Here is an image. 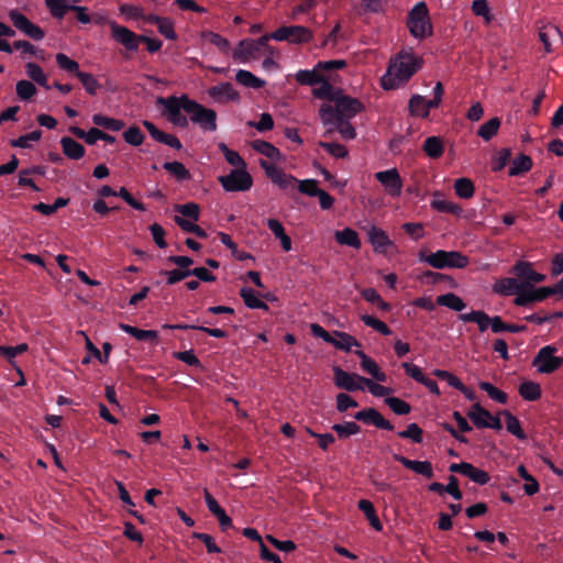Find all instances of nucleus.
Here are the masks:
<instances>
[{
    "label": "nucleus",
    "instance_id": "obj_32",
    "mask_svg": "<svg viewBox=\"0 0 563 563\" xmlns=\"http://www.w3.org/2000/svg\"><path fill=\"white\" fill-rule=\"evenodd\" d=\"M334 236H335V241L340 245H347V246L354 247L356 250L361 249V246H362V242L360 240L358 233L351 228H345L341 231H336Z\"/></svg>",
    "mask_w": 563,
    "mask_h": 563
},
{
    "label": "nucleus",
    "instance_id": "obj_20",
    "mask_svg": "<svg viewBox=\"0 0 563 563\" xmlns=\"http://www.w3.org/2000/svg\"><path fill=\"white\" fill-rule=\"evenodd\" d=\"M355 354L360 357L361 366L364 372L369 374L377 382H385L387 379L386 374L379 368L377 363L373 358H371L367 354H365L361 350H356Z\"/></svg>",
    "mask_w": 563,
    "mask_h": 563
},
{
    "label": "nucleus",
    "instance_id": "obj_41",
    "mask_svg": "<svg viewBox=\"0 0 563 563\" xmlns=\"http://www.w3.org/2000/svg\"><path fill=\"white\" fill-rule=\"evenodd\" d=\"M165 328L177 329V330H198V331H202V332L209 334L210 336L219 338V339H223V338L228 336V333L222 329L207 328L203 325H196V324H174V325H165Z\"/></svg>",
    "mask_w": 563,
    "mask_h": 563
},
{
    "label": "nucleus",
    "instance_id": "obj_14",
    "mask_svg": "<svg viewBox=\"0 0 563 563\" xmlns=\"http://www.w3.org/2000/svg\"><path fill=\"white\" fill-rule=\"evenodd\" d=\"M450 471L468 477L471 481L479 485H484L490 479V476L486 471L467 462L453 463L450 465Z\"/></svg>",
    "mask_w": 563,
    "mask_h": 563
},
{
    "label": "nucleus",
    "instance_id": "obj_60",
    "mask_svg": "<svg viewBox=\"0 0 563 563\" xmlns=\"http://www.w3.org/2000/svg\"><path fill=\"white\" fill-rule=\"evenodd\" d=\"M29 350L26 343L18 344L16 346L0 345V354L7 358L11 365H15L14 358L16 355L22 354Z\"/></svg>",
    "mask_w": 563,
    "mask_h": 563
},
{
    "label": "nucleus",
    "instance_id": "obj_51",
    "mask_svg": "<svg viewBox=\"0 0 563 563\" xmlns=\"http://www.w3.org/2000/svg\"><path fill=\"white\" fill-rule=\"evenodd\" d=\"M506 418V429L509 433L514 434L519 440H525L527 438L525 431L521 428L520 421L516 416H514L509 411L501 412Z\"/></svg>",
    "mask_w": 563,
    "mask_h": 563
},
{
    "label": "nucleus",
    "instance_id": "obj_8",
    "mask_svg": "<svg viewBox=\"0 0 563 563\" xmlns=\"http://www.w3.org/2000/svg\"><path fill=\"white\" fill-rule=\"evenodd\" d=\"M218 181L225 191H246L253 185V179L246 168L233 169L230 174L219 176Z\"/></svg>",
    "mask_w": 563,
    "mask_h": 563
},
{
    "label": "nucleus",
    "instance_id": "obj_6",
    "mask_svg": "<svg viewBox=\"0 0 563 563\" xmlns=\"http://www.w3.org/2000/svg\"><path fill=\"white\" fill-rule=\"evenodd\" d=\"M187 100H190L189 97L187 95H183L180 97H159L157 99V102L164 104L166 110V117L170 123H173L176 126L187 128L188 120L184 114H181V110L185 111Z\"/></svg>",
    "mask_w": 563,
    "mask_h": 563
},
{
    "label": "nucleus",
    "instance_id": "obj_46",
    "mask_svg": "<svg viewBox=\"0 0 563 563\" xmlns=\"http://www.w3.org/2000/svg\"><path fill=\"white\" fill-rule=\"evenodd\" d=\"M499 128V118H492L479 126V129L477 130V135L482 137L484 141H489L498 133Z\"/></svg>",
    "mask_w": 563,
    "mask_h": 563
},
{
    "label": "nucleus",
    "instance_id": "obj_47",
    "mask_svg": "<svg viewBox=\"0 0 563 563\" xmlns=\"http://www.w3.org/2000/svg\"><path fill=\"white\" fill-rule=\"evenodd\" d=\"M218 147L219 150L223 153L224 157H225V161L232 165V166H235L236 168L235 169H243V168H246V163L245 161L242 158V156L236 152V151H233V150H230L225 143L223 142H220L218 144Z\"/></svg>",
    "mask_w": 563,
    "mask_h": 563
},
{
    "label": "nucleus",
    "instance_id": "obj_54",
    "mask_svg": "<svg viewBox=\"0 0 563 563\" xmlns=\"http://www.w3.org/2000/svg\"><path fill=\"white\" fill-rule=\"evenodd\" d=\"M92 122L98 126H102L111 131H120L124 128V122L122 120L109 118L100 113L92 115Z\"/></svg>",
    "mask_w": 563,
    "mask_h": 563
},
{
    "label": "nucleus",
    "instance_id": "obj_39",
    "mask_svg": "<svg viewBox=\"0 0 563 563\" xmlns=\"http://www.w3.org/2000/svg\"><path fill=\"white\" fill-rule=\"evenodd\" d=\"M358 508L364 512L367 520L369 521V525L376 530L380 531L383 529V525L379 520V518L376 515L374 505L372 501L367 499H361L358 501Z\"/></svg>",
    "mask_w": 563,
    "mask_h": 563
},
{
    "label": "nucleus",
    "instance_id": "obj_53",
    "mask_svg": "<svg viewBox=\"0 0 563 563\" xmlns=\"http://www.w3.org/2000/svg\"><path fill=\"white\" fill-rule=\"evenodd\" d=\"M26 74L27 76L34 80L40 86L44 87L45 89H49L51 86L47 84V77L44 74L43 69L35 63H27L25 65Z\"/></svg>",
    "mask_w": 563,
    "mask_h": 563
},
{
    "label": "nucleus",
    "instance_id": "obj_59",
    "mask_svg": "<svg viewBox=\"0 0 563 563\" xmlns=\"http://www.w3.org/2000/svg\"><path fill=\"white\" fill-rule=\"evenodd\" d=\"M77 78L80 80L87 93L95 96L100 88V84L90 73L81 71L77 74Z\"/></svg>",
    "mask_w": 563,
    "mask_h": 563
},
{
    "label": "nucleus",
    "instance_id": "obj_2",
    "mask_svg": "<svg viewBox=\"0 0 563 563\" xmlns=\"http://www.w3.org/2000/svg\"><path fill=\"white\" fill-rule=\"evenodd\" d=\"M333 102V106L330 103L320 106L319 117L323 125H329V123L336 119L351 120L365 110V106L360 99L344 95L343 91Z\"/></svg>",
    "mask_w": 563,
    "mask_h": 563
},
{
    "label": "nucleus",
    "instance_id": "obj_64",
    "mask_svg": "<svg viewBox=\"0 0 563 563\" xmlns=\"http://www.w3.org/2000/svg\"><path fill=\"white\" fill-rule=\"evenodd\" d=\"M56 63L62 69L75 74L76 77L78 73H81L79 64L63 53L56 54Z\"/></svg>",
    "mask_w": 563,
    "mask_h": 563
},
{
    "label": "nucleus",
    "instance_id": "obj_61",
    "mask_svg": "<svg viewBox=\"0 0 563 563\" xmlns=\"http://www.w3.org/2000/svg\"><path fill=\"white\" fill-rule=\"evenodd\" d=\"M479 388L487 393V395L499 404H506L508 396L505 391L498 389L493 384L488 382H481L478 384Z\"/></svg>",
    "mask_w": 563,
    "mask_h": 563
},
{
    "label": "nucleus",
    "instance_id": "obj_29",
    "mask_svg": "<svg viewBox=\"0 0 563 563\" xmlns=\"http://www.w3.org/2000/svg\"><path fill=\"white\" fill-rule=\"evenodd\" d=\"M426 155L432 159H438L443 155L444 143L441 136H429L422 144Z\"/></svg>",
    "mask_w": 563,
    "mask_h": 563
},
{
    "label": "nucleus",
    "instance_id": "obj_11",
    "mask_svg": "<svg viewBox=\"0 0 563 563\" xmlns=\"http://www.w3.org/2000/svg\"><path fill=\"white\" fill-rule=\"evenodd\" d=\"M9 18L19 31L31 37L32 40L40 41L44 38V31L33 22H31L23 13L18 10H11Z\"/></svg>",
    "mask_w": 563,
    "mask_h": 563
},
{
    "label": "nucleus",
    "instance_id": "obj_31",
    "mask_svg": "<svg viewBox=\"0 0 563 563\" xmlns=\"http://www.w3.org/2000/svg\"><path fill=\"white\" fill-rule=\"evenodd\" d=\"M320 87L312 89V95L314 98L324 99L333 102L339 95L342 92V89L334 88L329 80L324 79L322 76V80L319 82Z\"/></svg>",
    "mask_w": 563,
    "mask_h": 563
},
{
    "label": "nucleus",
    "instance_id": "obj_37",
    "mask_svg": "<svg viewBox=\"0 0 563 563\" xmlns=\"http://www.w3.org/2000/svg\"><path fill=\"white\" fill-rule=\"evenodd\" d=\"M80 0H45L46 7L48 8L51 14L56 19H63L64 15L67 13L68 10H70V7L77 3Z\"/></svg>",
    "mask_w": 563,
    "mask_h": 563
},
{
    "label": "nucleus",
    "instance_id": "obj_44",
    "mask_svg": "<svg viewBox=\"0 0 563 563\" xmlns=\"http://www.w3.org/2000/svg\"><path fill=\"white\" fill-rule=\"evenodd\" d=\"M408 110L410 115L418 118H428V109L426 106V99L420 95H413L408 103Z\"/></svg>",
    "mask_w": 563,
    "mask_h": 563
},
{
    "label": "nucleus",
    "instance_id": "obj_15",
    "mask_svg": "<svg viewBox=\"0 0 563 563\" xmlns=\"http://www.w3.org/2000/svg\"><path fill=\"white\" fill-rule=\"evenodd\" d=\"M354 418L364 423L373 424L378 429L394 430V426L389 420L385 419L383 415L375 408L363 409L355 413Z\"/></svg>",
    "mask_w": 563,
    "mask_h": 563
},
{
    "label": "nucleus",
    "instance_id": "obj_30",
    "mask_svg": "<svg viewBox=\"0 0 563 563\" xmlns=\"http://www.w3.org/2000/svg\"><path fill=\"white\" fill-rule=\"evenodd\" d=\"M459 318L464 322H475L481 332L486 331L492 323L490 317L483 310H473L468 313H462Z\"/></svg>",
    "mask_w": 563,
    "mask_h": 563
},
{
    "label": "nucleus",
    "instance_id": "obj_18",
    "mask_svg": "<svg viewBox=\"0 0 563 563\" xmlns=\"http://www.w3.org/2000/svg\"><path fill=\"white\" fill-rule=\"evenodd\" d=\"M143 125L155 141L177 151L181 150L183 145L177 136L161 131L153 122L147 120L143 121Z\"/></svg>",
    "mask_w": 563,
    "mask_h": 563
},
{
    "label": "nucleus",
    "instance_id": "obj_4",
    "mask_svg": "<svg viewBox=\"0 0 563 563\" xmlns=\"http://www.w3.org/2000/svg\"><path fill=\"white\" fill-rule=\"evenodd\" d=\"M420 260L437 269L465 268L470 264L468 257L459 251L440 250L427 256L420 254Z\"/></svg>",
    "mask_w": 563,
    "mask_h": 563
},
{
    "label": "nucleus",
    "instance_id": "obj_19",
    "mask_svg": "<svg viewBox=\"0 0 563 563\" xmlns=\"http://www.w3.org/2000/svg\"><path fill=\"white\" fill-rule=\"evenodd\" d=\"M232 56L235 60L245 63L250 59L260 58L261 52L255 44V40H243L238 44V47L233 51Z\"/></svg>",
    "mask_w": 563,
    "mask_h": 563
},
{
    "label": "nucleus",
    "instance_id": "obj_9",
    "mask_svg": "<svg viewBox=\"0 0 563 563\" xmlns=\"http://www.w3.org/2000/svg\"><path fill=\"white\" fill-rule=\"evenodd\" d=\"M272 37L276 41H288L292 44L308 43L312 40L313 34L310 29L301 25L280 26L272 33Z\"/></svg>",
    "mask_w": 563,
    "mask_h": 563
},
{
    "label": "nucleus",
    "instance_id": "obj_58",
    "mask_svg": "<svg viewBox=\"0 0 563 563\" xmlns=\"http://www.w3.org/2000/svg\"><path fill=\"white\" fill-rule=\"evenodd\" d=\"M384 401L396 415L405 416L411 411V406L398 397H386Z\"/></svg>",
    "mask_w": 563,
    "mask_h": 563
},
{
    "label": "nucleus",
    "instance_id": "obj_45",
    "mask_svg": "<svg viewBox=\"0 0 563 563\" xmlns=\"http://www.w3.org/2000/svg\"><path fill=\"white\" fill-rule=\"evenodd\" d=\"M69 132L78 139L84 140L87 144L93 145L98 140H100L102 130L91 128L86 132L78 126H70Z\"/></svg>",
    "mask_w": 563,
    "mask_h": 563
},
{
    "label": "nucleus",
    "instance_id": "obj_57",
    "mask_svg": "<svg viewBox=\"0 0 563 563\" xmlns=\"http://www.w3.org/2000/svg\"><path fill=\"white\" fill-rule=\"evenodd\" d=\"M471 8L473 14L484 18L486 24H489L494 20V15L492 14L487 0H474Z\"/></svg>",
    "mask_w": 563,
    "mask_h": 563
},
{
    "label": "nucleus",
    "instance_id": "obj_3",
    "mask_svg": "<svg viewBox=\"0 0 563 563\" xmlns=\"http://www.w3.org/2000/svg\"><path fill=\"white\" fill-rule=\"evenodd\" d=\"M407 26L415 38H426L433 34L429 9L427 3L418 2L408 13Z\"/></svg>",
    "mask_w": 563,
    "mask_h": 563
},
{
    "label": "nucleus",
    "instance_id": "obj_48",
    "mask_svg": "<svg viewBox=\"0 0 563 563\" xmlns=\"http://www.w3.org/2000/svg\"><path fill=\"white\" fill-rule=\"evenodd\" d=\"M454 190L460 198L470 199L475 192L474 183L466 177L459 178L454 183Z\"/></svg>",
    "mask_w": 563,
    "mask_h": 563
},
{
    "label": "nucleus",
    "instance_id": "obj_34",
    "mask_svg": "<svg viewBox=\"0 0 563 563\" xmlns=\"http://www.w3.org/2000/svg\"><path fill=\"white\" fill-rule=\"evenodd\" d=\"M251 146L255 152L266 156L267 158H271L273 161L282 159L280 151L267 141L255 140L251 143Z\"/></svg>",
    "mask_w": 563,
    "mask_h": 563
},
{
    "label": "nucleus",
    "instance_id": "obj_36",
    "mask_svg": "<svg viewBox=\"0 0 563 563\" xmlns=\"http://www.w3.org/2000/svg\"><path fill=\"white\" fill-rule=\"evenodd\" d=\"M519 395L528 401H536L541 398L542 390L540 384L536 382H523L519 385Z\"/></svg>",
    "mask_w": 563,
    "mask_h": 563
},
{
    "label": "nucleus",
    "instance_id": "obj_28",
    "mask_svg": "<svg viewBox=\"0 0 563 563\" xmlns=\"http://www.w3.org/2000/svg\"><path fill=\"white\" fill-rule=\"evenodd\" d=\"M119 328L139 341H152L155 344L158 341V332L155 330H142L125 323H120Z\"/></svg>",
    "mask_w": 563,
    "mask_h": 563
},
{
    "label": "nucleus",
    "instance_id": "obj_43",
    "mask_svg": "<svg viewBox=\"0 0 563 563\" xmlns=\"http://www.w3.org/2000/svg\"><path fill=\"white\" fill-rule=\"evenodd\" d=\"M437 303L454 311H462L466 306L463 299L453 292L438 296Z\"/></svg>",
    "mask_w": 563,
    "mask_h": 563
},
{
    "label": "nucleus",
    "instance_id": "obj_25",
    "mask_svg": "<svg viewBox=\"0 0 563 563\" xmlns=\"http://www.w3.org/2000/svg\"><path fill=\"white\" fill-rule=\"evenodd\" d=\"M209 96L216 100L225 98L230 101H238L240 99L239 92L233 88L230 82H221L209 89Z\"/></svg>",
    "mask_w": 563,
    "mask_h": 563
},
{
    "label": "nucleus",
    "instance_id": "obj_26",
    "mask_svg": "<svg viewBox=\"0 0 563 563\" xmlns=\"http://www.w3.org/2000/svg\"><path fill=\"white\" fill-rule=\"evenodd\" d=\"M325 126L328 128L327 134L338 131L341 134V136L345 140H353L356 136V131L354 126L351 124L350 120L346 119L333 120V122L329 123V125Z\"/></svg>",
    "mask_w": 563,
    "mask_h": 563
},
{
    "label": "nucleus",
    "instance_id": "obj_33",
    "mask_svg": "<svg viewBox=\"0 0 563 563\" xmlns=\"http://www.w3.org/2000/svg\"><path fill=\"white\" fill-rule=\"evenodd\" d=\"M538 36L540 42L543 44L544 52L547 54L552 53V44L551 38H556L561 36L560 29L555 25L548 24L539 29Z\"/></svg>",
    "mask_w": 563,
    "mask_h": 563
},
{
    "label": "nucleus",
    "instance_id": "obj_22",
    "mask_svg": "<svg viewBox=\"0 0 563 563\" xmlns=\"http://www.w3.org/2000/svg\"><path fill=\"white\" fill-rule=\"evenodd\" d=\"M395 460L401 463L405 467L427 478H431L433 476L432 465L428 461H412L401 455H395Z\"/></svg>",
    "mask_w": 563,
    "mask_h": 563
},
{
    "label": "nucleus",
    "instance_id": "obj_7",
    "mask_svg": "<svg viewBox=\"0 0 563 563\" xmlns=\"http://www.w3.org/2000/svg\"><path fill=\"white\" fill-rule=\"evenodd\" d=\"M558 349L553 345H545L539 350L532 360V366L540 374H552L563 365V357L555 356Z\"/></svg>",
    "mask_w": 563,
    "mask_h": 563
},
{
    "label": "nucleus",
    "instance_id": "obj_21",
    "mask_svg": "<svg viewBox=\"0 0 563 563\" xmlns=\"http://www.w3.org/2000/svg\"><path fill=\"white\" fill-rule=\"evenodd\" d=\"M209 511L217 517L222 531L232 527V519L225 514L223 508L213 498V495H205Z\"/></svg>",
    "mask_w": 563,
    "mask_h": 563
},
{
    "label": "nucleus",
    "instance_id": "obj_23",
    "mask_svg": "<svg viewBox=\"0 0 563 563\" xmlns=\"http://www.w3.org/2000/svg\"><path fill=\"white\" fill-rule=\"evenodd\" d=\"M60 145L64 155L69 159L78 161L85 156V147L70 136H63Z\"/></svg>",
    "mask_w": 563,
    "mask_h": 563
},
{
    "label": "nucleus",
    "instance_id": "obj_16",
    "mask_svg": "<svg viewBox=\"0 0 563 563\" xmlns=\"http://www.w3.org/2000/svg\"><path fill=\"white\" fill-rule=\"evenodd\" d=\"M550 296L551 290L549 286L540 288L531 287V289H522L515 298L514 303L519 307H525L531 302L542 301Z\"/></svg>",
    "mask_w": 563,
    "mask_h": 563
},
{
    "label": "nucleus",
    "instance_id": "obj_63",
    "mask_svg": "<svg viewBox=\"0 0 563 563\" xmlns=\"http://www.w3.org/2000/svg\"><path fill=\"white\" fill-rule=\"evenodd\" d=\"M332 430L336 432L339 438H347L350 435L357 434L361 428L357 423L349 421L345 423L333 424Z\"/></svg>",
    "mask_w": 563,
    "mask_h": 563
},
{
    "label": "nucleus",
    "instance_id": "obj_35",
    "mask_svg": "<svg viewBox=\"0 0 563 563\" xmlns=\"http://www.w3.org/2000/svg\"><path fill=\"white\" fill-rule=\"evenodd\" d=\"M333 334L338 339L332 338V342H330V344L339 350L350 352L353 346H361V343L357 341V339L346 332L334 331Z\"/></svg>",
    "mask_w": 563,
    "mask_h": 563
},
{
    "label": "nucleus",
    "instance_id": "obj_10",
    "mask_svg": "<svg viewBox=\"0 0 563 563\" xmlns=\"http://www.w3.org/2000/svg\"><path fill=\"white\" fill-rule=\"evenodd\" d=\"M334 373V385L338 388L347 390V391H356L364 389V380L366 377H363L355 373H347L343 371L341 367L335 366L333 368Z\"/></svg>",
    "mask_w": 563,
    "mask_h": 563
},
{
    "label": "nucleus",
    "instance_id": "obj_49",
    "mask_svg": "<svg viewBox=\"0 0 563 563\" xmlns=\"http://www.w3.org/2000/svg\"><path fill=\"white\" fill-rule=\"evenodd\" d=\"M295 79L298 84L303 86H316L322 80V75H320L316 67L312 70H299L295 75Z\"/></svg>",
    "mask_w": 563,
    "mask_h": 563
},
{
    "label": "nucleus",
    "instance_id": "obj_12",
    "mask_svg": "<svg viewBox=\"0 0 563 563\" xmlns=\"http://www.w3.org/2000/svg\"><path fill=\"white\" fill-rule=\"evenodd\" d=\"M112 38L123 45L128 51H136L140 44V35L125 26L112 21L109 23Z\"/></svg>",
    "mask_w": 563,
    "mask_h": 563
},
{
    "label": "nucleus",
    "instance_id": "obj_17",
    "mask_svg": "<svg viewBox=\"0 0 563 563\" xmlns=\"http://www.w3.org/2000/svg\"><path fill=\"white\" fill-rule=\"evenodd\" d=\"M367 234L368 241L376 253L386 254L388 247L395 246L387 233L380 228L373 225L369 228Z\"/></svg>",
    "mask_w": 563,
    "mask_h": 563
},
{
    "label": "nucleus",
    "instance_id": "obj_27",
    "mask_svg": "<svg viewBox=\"0 0 563 563\" xmlns=\"http://www.w3.org/2000/svg\"><path fill=\"white\" fill-rule=\"evenodd\" d=\"M467 417L476 428L482 429L486 428V424H488V421L492 418V413L482 407L481 404L476 402L471 406L470 410L467 411Z\"/></svg>",
    "mask_w": 563,
    "mask_h": 563
},
{
    "label": "nucleus",
    "instance_id": "obj_42",
    "mask_svg": "<svg viewBox=\"0 0 563 563\" xmlns=\"http://www.w3.org/2000/svg\"><path fill=\"white\" fill-rule=\"evenodd\" d=\"M235 79L244 87L261 89L265 86V81L263 79H260L249 70L240 69L235 75Z\"/></svg>",
    "mask_w": 563,
    "mask_h": 563
},
{
    "label": "nucleus",
    "instance_id": "obj_38",
    "mask_svg": "<svg viewBox=\"0 0 563 563\" xmlns=\"http://www.w3.org/2000/svg\"><path fill=\"white\" fill-rule=\"evenodd\" d=\"M431 207L439 212L451 214H460L462 212V208L457 203L442 199L439 192L434 194V198L431 201Z\"/></svg>",
    "mask_w": 563,
    "mask_h": 563
},
{
    "label": "nucleus",
    "instance_id": "obj_40",
    "mask_svg": "<svg viewBox=\"0 0 563 563\" xmlns=\"http://www.w3.org/2000/svg\"><path fill=\"white\" fill-rule=\"evenodd\" d=\"M531 168H532L531 157L526 154H520L512 161V164L508 170V174H509V176H518V175L529 172Z\"/></svg>",
    "mask_w": 563,
    "mask_h": 563
},
{
    "label": "nucleus",
    "instance_id": "obj_24",
    "mask_svg": "<svg viewBox=\"0 0 563 563\" xmlns=\"http://www.w3.org/2000/svg\"><path fill=\"white\" fill-rule=\"evenodd\" d=\"M522 290V284L516 278H500L493 285V291L495 294L509 296L512 294H519Z\"/></svg>",
    "mask_w": 563,
    "mask_h": 563
},
{
    "label": "nucleus",
    "instance_id": "obj_5",
    "mask_svg": "<svg viewBox=\"0 0 563 563\" xmlns=\"http://www.w3.org/2000/svg\"><path fill=\"white\" fill-rule=\"evenodd\" d=\"M185 112L192 123L200 125L203 130L214 131L217 129V112L214 110L205 108L190 99L186 102Z\"/></svg>",
    "mask_w": 563,
    "mask_h": 563
},
{
    "label": "nucleus",
    "instance_id": "obj_52",
    "mask_svg": "<svg viewBox=\"0 0 563 563\" xmlns=\"http://www.w3.org/2000/svg\"><path fill=\"white\" fill-rule=\"evenodd\" d=\"M219 238L221 240V242L228 247L231 250V253L232 255L238 260V261H246V260H252L253 256L247 253V252H244V251H239L238 249V244L231 239V236L224 232H219Z\"/></svg>",
    "mask_w": 563,
    "mask_h": 563
},
{
    "label": "nucleus",
    "instance_id": "obj_50",
    "mask_svg": "<svg viewBox=\"0 0 563 563\" xmlns=\"http://www.w3.org/2000/svg\"><path fill=\"white\" fill-rule=\"evenodd\" d=\"M361 296L364 300L376 305L383 311H389L391 309V306L382 298L375 288L363 289Z\"/></svg>",
    "mask_w": 563,
    "mask_h": 563
},
{
    "label": "nucleus",
    "instance_id": "obj_1",
    "mask_svg": "<svg viewBox=\"0 0 563 563\" xmlns=\"http://www.w3.org/2000/svg\"><path fill=\"white\" fill-rule=\"evenodd\" d=\"M423 65L422 57L412 49H401L389 62L387 73L382 77L380 84L385 90H394L405 85Z\"/></svg>",
    "mask_w": 563,
    "mask_h": 563
},
{
    "label": "nucleus",
    "instance_id": "obj_13",
    "mask_svg": "<svg viewBox=\"0 0 563 563\" xmlns=\"http://www.w3.org/2000/svg\"><path fill=\"white\" fill-rule=\"evenodd\" d=\"M375 177L389 196L399 197L401 195L402 180L396 168L378 172Z\"/></svg>",
    "mask_w": 563,
    "mask_h": 563
},
{
    "label": "nucleus",
    "instance_id": "obj_55",
    "mask_svg": "<svg viewBox=\"0 0 563 563\" xmlns=\"http://www.w3.org/2000/svg\"><path fill=\"white\" fill-rule=\"evenodd\" d=\"M163 168L175 176L177 180H188L191 177L189 170L180 162H166Z\"/></svg>",
    "mask_w": 563,
    "mask_h": 563
},
{
    "label": "nucleus",
    "instance_id": "obj_56",
    "mask_svg": "<svg viewBox=\"0 0 563 563\" xmlns=\"http://www.w3.org/2000/svg\"><path fill=\"white\" fill-rule=\"evenodd\" d=\"M420 278L428 280L432 285L445 283L452 288L456 287V282L454 280V278L450 275L442 274V273L426 271L424 273H422Z\"/></svg>",
    "mask_w": 563,
    "mask_h": 563
},
{
    "label": "nucleus",
    "instance_id": "obj_62",
    "mask_svg": "<svg viewBox=\"0 0 563 563\" xmlns=\"http://www.w3.org/2000/svg\"><path fill=\"white\" fill-rule=\"evenodd\" d=\"M361 320L367 325L374 329L375 331L379 332L383 335H389L391 333V330L388 328V325L378 320L377 318L369 316V314H362Z\"/></svg>",
    "mask_w": 563,
    "mask_h": 563
}]
</instances>
